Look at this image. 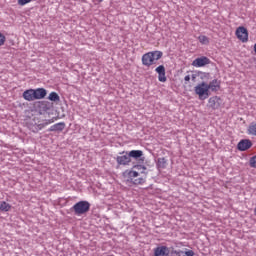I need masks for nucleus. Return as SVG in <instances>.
Masks as SVG:
<instances>
[{"label": "nucleus", "instance_id": "nucleus-18", "mask_svg": "<svg viewBox=\"0 0 256 256\" xmlns=\"http://www.w3.org/2000/svg\"><path fill=\"white\" fill-rule=\"evenodd\" d=\"M0 211L7 213L11 211V205L5 201L0 202Z\"/></svg>", "mask_w": 256, "mask_h": 256}, {"label": "nucleus", "instance_id": "nucleus-30", "mask_svg": "<svg viewBox=\"0 0 256 256\" xmlns=\"http://www.w3.org/2000/svg\"><path fill=\"white\" fill-rule=\"evenodd\" d=\"M98 1V3H103V0H97Z\"/></svg>", "mask_w": 256, "mask_h": 256}, {"label": "nucleus", "instance_id": "nucleus-1", "mask_svg": "<svg viewBox=\"0 0 256 256\" xmlns=\"http://www.w3.org/2000/svg\"><path fill=\"white\" fill-rule=\"evenodd\" d=\"M123 177L133 185H145L147 181V167L137 164L131 170L123 172Z\"/></svg>", "mask_w": 256, "mask_h": 256}, {"label": "nucleus", "instance_id": "nucleus-27", "mask_svg": "<svg viewBox=\"0 0 256 256\" xmlns=\"http://www.w3.org/2000/svg\"><path fill=\"white\" fill-rule=\"evenodd\" d=\"M185 255L186 256H193V255H195V252H193V250H188V251L185 252Z\"/></svg>", "mask_w": 256, "mask_h": 256}, {"label": "nucleus", "instance_id": "nucleus-29", "mask_svg": "<svg viewBox=\"0 0 256 256\" xmlns=\"http://www.w3.org/2000/svg\"><path fill=\"white\" fill-rule=\"evenodd\" d=\"M192 81L195 82V80L197 79V75L196 74H193L192 77H191Z\"/></svg>", "mask_w": 256, "mask_h": 256}, {"label": "nucleus", "instance_id": "nucleus-3", "mask_svg": "<svg viewBox=\"0 0 256 256\" xmlns=\"http://www.w3.org/2000/svg\"><path fill=\"white\" fill-rule=\"evenodd\" d=\"M194 91L201 101L208 99L209 95H211L206 82H202L195 86Z\"/></svg>", "mask_w": 256, "mask_h": 256}, {"label": "nucleus", "instance_id": "nucleus-21", "mask_svg": "<svg viewBox=\"0 0 256 256\" xmlns=\"http://www.w3.org/2000/svg\"><path fill=\"white\" fill-rule=\"evenodd\" d=\"M249 165H250V167H252L253 169H256V155L250 158V160H249Z\"/></svg>", "mask_w": 256, "mask_h": 256}, {"label": "nucleus", "instance_id": "nucleus-7", "mask_svg": "<svg viewBox=\"0 0 256 256\" xmlns=\"http://www.w3.org/2000/svg\"><path fill=\"white\" fill-rule=\"evenodd\" d=\"M211 64V60L208 57L202 56L200 58H196L192 65L193 67H205V65Z\"/></svg>", "mask_w": 256, "mask_h": 256}, {"label": "nucleus", "instance_id": "nucleus-14", "mask_svg": "<svg viewBox=\"0 0 256 256\" xmlns=\"http://www.w3.org/2000/svg\"><path fill=\"white\" fill-rule=\"evenodd\" d=\"M128 156L130 157V159H135L137 161V160H139L143 157V151H141V150H131L128 153Z\"/></svg>", "mask_w": 256, "mask_h": 256}, {"label": "nucleus", "instance_id": "nucleus-8", "mask_svg": "<svg viewBox=\"0 0 256 256\" xmlns=\"http://www.w3.org/2000/svg\"><path fill=\"white\" fill-rule=\"evenodd\" d=\"M208 107L214 110L219 109V107H221V98L219 96L210 97L208 100Z\"/></svg>", "mask_w": 256, "mask_h": 256}, {"label": "nucleus", "instance_id": "nucleus-15", "mask_svg": "<svg viewBox=\"0 0 256 256\" xmlns=\"http://www.w3.org/2000/svg\"><path fill=\"white\" fill-rule=\"evenodd\" d=\"M65 129V122H60L52 125L48 131H56V132H61Z\"/></svg>", "mask_w": 256, "mask_h": 256}, {"label": "nucleus", "instance_id": "nucleus-11", "mask_svg": "<svg viewBox=\"0 0 256 256\" xmlns=\"http://www.w3.org/2000/svg\"><path fill=\"white\" fill-rule=\"evenodd\" d=\"M208 91H213L216 93V91H219L221 89V82L217 79L212 80L209 84H207Z\"/></svg>", "mask_w": 256, "mask_h": 256}, {"label": "nucleus", "instance_id": "nucleus-10", "mask_svg": "<svg viewBox=\"0 0 256 256\" xmlns=\"http://www.w3.org/2000/svg\"><path fill=\"white\" fill-rule=\"evenodd\" d=\"M47 96V90L45 88L34 89V101L39 99H45Z\"/></svg>", "mask_w": 256, "mask_h": 256}, {"label": "nucleus", "instance_id": "nucleus-22", "mask_svg": "<svg viewBox=\"0 0 256 256\" xmlns=\"http://www.w3.org/2000/svg\"><path fill=\"white\" fill-rule=\"evenodd\" d=\"M158 81H160V83H165L167 81V76H165V72L162 74H158Z\"/></svg>", "mask_w": 256, "mask_h": 256}, {"label": "nucleus", "instance_id": "nucleus-26", "mask_svg": "<svg viewBox=\"0 0 256 256\" xmlns=\"http://www.w3.org/2000/svg\"><path fill=\"white\" fill-rule=\"evenodd\" d=\"M5 41H6L5 35L0 33V47L5 45Z\"/></svg>", "mask_w": 256, "mask_h": 256}, {"label": "nucleus", "instance_id": "nucleus-28", "mask_svg": "<svg viewBox=\"0 0 256 256\" xmlns=\"http://www.w3.org/2000/svg\"><path fill=\"white\" fill-rule=\"evenodd\" d=\"M184 81H186V82L191 81V76L186 75V76L184 77Z\"/></svg>", "mask_w": 256, "mask_h": 256}, {"label": "nucleus", "instance_id": "nucleus-17", "mask_svg": "<svg viewBox=\"0 0 256 256\" xmlns=\"http://www.w3.org/2000/svg\"><path fill=\"white\" fill-rule=\"evenodd\" d=\"M51 123H54L53 119L46 120L45 123L38 124L35 127V130H33V131H41V129H43L44 127H47V125H51Z\"/></svg>", "mask_w": 256, "mask_h": 256}, {"label": "nucleus", "instance_id": "nucleus-23", "mask_svg": "<svg viewBox=\"0 0 256 256\" xmlns=\"http://www.w3.org/2000/svg\"><path fill=\"white\" fill-rule=\"evenodd\" d=\"M155 71H156V73H158V75L163 74V73H165V66L160 65V66H158V67L155 69Z\"/></svg>", "mask_w": 256, "mask_h": 256}, {"label": "nucleus", "instance_id": "nucleus-24", "mask_svg": "<svg viewBox=\"0 0 256 256\" xmlns=\"http://www.w3.org/2000/svg\"><path fill=\"white\" fill-rule=\"evenodd\" d=\"M33 0H18L17 3L21 7H24V5H27L28 3H31Z\"/></svg>", "mask_w": 256, "mask_h": 256}, {"label": "nucleus", "instance_id": "nucleus-6", "mask_svg": "<svg viewBox=\"0 0 256 256\" xmlns=\"http://www.w3.org/2000/svg\"><path fill=\"white\" fill-rule=\"evenodd\" d=\"M251 147H253V142L249 139H242L237 144L238 151H248Z\"/></svg>", "mask_w": 256, "mask_h": 256}, {"label": "nucleus", "instance_id": "nucleus-13", "mask_svg": "<svg viewBox=\"0 0 256 256\" xmlns=\"http://www.w3.org/2000/svg\"><path fill=\"white\" fill-rule=\"evenodd\" d=\"M22 97L25 101H35L34 89L24 91Z\"/></svg>", "mask_w": 256, "mask_h": 256}, {"label": "nucleus", "instance_id": "nucleus-4", "mask_svg": "<svg viewBox=\"0 0 256 256\" xmlns=\"http://www.w3.org/2000/svg\"><path fill=\"white\" fill-rule=\"evenodd\" d=\"M72 209L75 215H85L91 209V204L88 201H79Z\"/></svg>", "mask_w": 256, "mask_h": 256}, {"label": "nucleus", "instance_id": "nucleus-16", "mask_svg": "<svg viewBox=\"0 0 256 256\" xmlns=\"http://www.w3.org/2000/svg\"><path fill=\"white\" fill-rule=\"evenodd\" d=\"M247 134L256 137V122L250 123L247 128Z\"/></svg>", "mask_w": 256, "mask_h": 256}, {"label": "nucleus", "instance_id": "nucleus-9", "mask_svg": "<svg viewBox=\"0 0 256 256\" xmlns=\"http://www.w3.org/2000/svg\"><path fill=\"white\" fill-rule=\"evenodd\" d=\"M170 250L167 246H158L154 248V256H169Z\"/></svg>", "mask_w": 256, "mask_h": 256}, {"label": "nucleus", "instance_id": "nucleus-2", "mask_svg": "<svg viewBox=\"0 0 256 256\" xmlns=\"http://www.w3.org/2000/svg\"><path fill=\"white\" fill-rule=\"evenodd\" d=\"M161 57H163V52L159 50L145 53L142 56V65L145 67H151V65H155V62L159 61Z\"/></svg>", "mask_w": 256, "mask_h": 256}, {"label": "nucleus", "instance_id": "nucleus-25", "mask_svg": "<svg viewBox=\"0 0 256 256\" xmlns=\"http://www.w3.org/2000/svg\"><path fill=\"white\" fill-rule=\"evenodd\" d=\"M158 163L159 167H165V165L167 164V160H165V158H159Z\"/></svg>", "mask_w": 256, "mask_h": 256}, {"label": "nucleus", "instance_id": "nucleus-12", "mask_svg": "<svg viewBox=\"0 0 256 256\" xmlns=\"http://www.w3.org/2000/svg\"><path fill=\"white\" fill-rule=\"evenodd\" d=\"M116 161L118 163V165H129V163H131V158L129 156V154L126 155H122V156H118L116 158Z\"/></svg>", "mask_w": 256, "mask_h": 256}, {"label": "nucleus", "instance_id": "nucleus-19", "mask_svg": "<svg viewBox=\"0 0 256 256\" xmlns=\"http://www.w3.org/2000/svg\"><path fill=\"white\" fill-rule=\"evenodd\" d=\"M198 41L202 44V45H209V38L205 35H201L198 37Z\"/></svg>", "mask_w": 256, "mask_h": 256}, {"label": "nucleus", "instance_id": "nucleus-5", "mask_svg": "<svg viewBox=\"0 0 256 256\" xmlns=\"http://www.w3.org/2000/svg\"><path fill=\"white\" fill-rule=\"evenodd\" d=\"M235 35L239 41H242V43H247L249 41V32L247 31V28L243 26L236 29Z\"/></svg>", "mask_w": 256, "mask_h": 256}, {"label": "nucleus", "instance_id": "nucleus-20", "mask_svg": "<svg viewBox=\"0 0 256 256\" xmlns=\"http://www.w3.org/2000/svg\"><path fill=\"white\" fill-rule=\"evenodd\" d=\"M49 101H59V94L56 92H51L48 96Z\"/></svg>", "mask_w": 256, "mask_h": 256}]
</instances>
